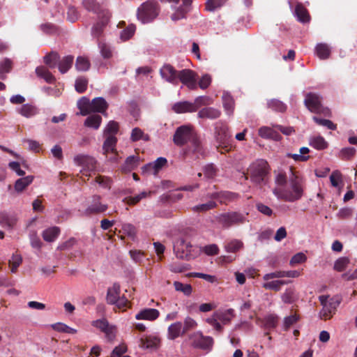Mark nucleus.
I'll list each match as a JSON object with an SVG mask.
<instances>
[{
  "instance_id": "f257e3e1",
  "label": "nucleus",
  "mask_w": 357,
  "mask_h": 357,
  "mask_svg": "<svg viewBox=\"0 0 357 357\" xmlns=\"http://www.w3.org/2000/svg\"><path fill=\"white\" fill-rule=\"evenodd\" d=\"M289 188H275L273 189V195L278 199L289 202H294L300 199L303 196V189L301 178L290 170L289 177Z\"/></svg>"
},
{
  "instance_id": "f03ea898",
  "label": "nucleus",
  "mask_w": 357,
  "mask_h": 357,
  "mask_svg": "<svg viewBox=\"0 0 357 357\" xmlns=\"http://www.w3.org/2000/svg\"><path fill=\"white\" fill-rule=\"evenodd\" d=\"M270 173L269 165L266 160L258 159L250 164L248 169V174L250 181L260 187L265 185Z\"/></svg>"
},
{
  "instance_id": "7ed1b4c3",
  "label": "nucleus",
  "mask_w": 357,
  "mask_h": 357,
  "mask_svg": "<svg viewBox=\"0 0 357 357\" xmlns=\"http://www.w3.org/2000/svg\"><path fill=\"white\" fill-rule=\"evenodd\" d=\"M248 213L239 211H229L217 215L215 218L223 229L243 225L248 222Z\"/></svg>"
},
{
  "instance_id": "20e7f679",
  "label": "nucleus",
  "mask_w": 357,
  "mask_h": 357,
  "mask_svg": "<svg viewBox=\"0 0 357 357\" xmlns=\"http://www.w3.org/2000/svg\"><path fill=\"white\" fill-rule=\"evenodd\" d=\"M158 15V3L155 1H146L143 3L137 9V19L142 24L151 22Z\"/></svg>"
},
{
  "instance_id": "39448f33",
  "label": "nucleus",
  "mask_w": 357,
  "mask_h": 357,
  "mask_svg": "<svg viewBox=\"0 0 357 357\" xmlns=\"http://www.w3.org/2000/svg\"><path fill=\"white\" fill-rule=\"evenodd\" d=\"M111 15V13L108 10L103 9L98 15V22L92 26L91 34L93 38L97 40V43L100 42V39L103 35L105 28L109 22Z\"/></svg>"
},
{
  "instance_id": "423d86ee",
  "label": "nucleus",
  "mask_w": 357,
  "mask_h": 357,
  "mask_svg": "<svg viewBox=\"0 0 357 357\" xmlns=\"http://www.w3.org/2000/svg\"><path fill=\"white\" fill-rule=\"evenodd\" d=\"M74 162L77 165L82 167L80 172L85 176H89L90 173L96 169V159L89 155H77L74 157Z\"/></svg>"
},
{
  "instance_id": "0eeeda50",
  "label": "nucleus",
  "mask_w": 357,
  "mask_h": 357,
  "mask_svg": "<svg viewBox=\"0 0 357 357\" xmlns=\"http://www.w3.org/2000/svg\"><path fill=\"white\" fill-rule=\"evenodd\" d=\"M195 135L192 128L188 126H181L177 128L174 135V143L178 146H182L189 142Z\"/></svg>"
},
{
  "instance_id": "6e6552de",
  "label": "nucleus",
  "mask_w": 357,
  "mask_h": 357,
  "mask_svg": "<svg viewBox=\"0 0 357 357\" xmlns=\"http://www.w3.org/2000/svg\"><path fill=\"white\" fill-rule=\"evenodd\" d=\"M107 208V204L101 202V197L98 195H94L90 198L89 205L84 211V214L90 215L104 213Z\"/></svg>"
},
{
  "instance_id": "1a4fd4ad",
  "label": "nucleus",
  "mask_w": 357,
  "mask_h": 357,
  "mask_svg": "<svg viewBox=\"0 0 357 357\" xmlns=\"http://www.w3.org/2000/svg\"><path fill=\"white\" fill-rule=\"evenodd\" d=\"M191 250L190 243L185 241L183 238L178 239L174 244V252L178 259H188Z\"/></svg>"
},
{
  "instance_id": "9d476101",
  "label": "nucleus",
  "mask_w": 357,
  "mask_h": 357,
  "mask_svg": "<svg viewBox=\"0 0 357 357\" xmlns=\"http://www.w3.org/2000/svg\"><path fill=\"white\" fill-rule=\"evenodd\" d=\"M18 222L17 213L11 211H0V225L8 230L15 228Z\"/></svg>"
},
{
  "instance_id": "9b49d317",
  "label": "nucleus",
  "mask_w": 357,
  "mask_h": 357,
  "mask_svg": "<svg viewBox=\"0 0 357 357\" xmlns=\"http://www.w3.org/2000/svg\"><path fill=\"white\" fill-rule=\"evenodd\" d=\"M192 345L196 348L202 349H211L213 340L210 336H204L201 332H196L190 337Z\"/></svg>"
},
{
  "instance_id": "f8f14e48",
  "label": "nucleus",
  "mask_w": 357,
  "mask_h": 357,
  "mask_svg": "<svg viewBox=\"0 0 357 357\" xmlns=\"http://www.w3.org/2000/svg\"><path fill=\"white\" fill-rule=\"evenodd\" d=\"M239 197V195L229 191L208 192L202 199H218L221 204H226L227 202L234 201Z\"/></svg>"
},
{
  "instance_id": "ddd939ff",
  "label": "nucleus",
  "mask_w": 357,
  "mask_h": 357,
  "mask_svg": "<svg viewBox=\"0 0 357 357\" xmlns=\"http://www.w3.org/2000/svg\"><path fill=\"white\" fill-rule=\"evenodd\" d=\"M215 139L220 145L229 143L231 135L225 123L221 121L215 123Z\"/></svg>"
},
{
  "instance_id": "4468645a",
  "label": "nucleus",
  "mask_w": 357,
  "mask_h": 357,
  "mask_svg": "<svg viewBox=\"0 0 357 357\" xmlns=\"http://www.w3.org/2000/svg\"><path fill=\"white\" fill-rule=\"evenodd\" d=\"M304 104L306 107L314 113H320L322 109L321 99L318 94L314 93H308L305 96Z\"/></svg>"
},
{
  "instance_id": "2eb2a0df",
  "label": "nucleus",
  "mask_w": 357,
  "mask_h": 357,
  "mask_svg": "<svg viewBox=\"0 0 357 357\" xmlns=\"http://www.w3.org/2000/svg\"><path fill=\"white\" fill-rule=\"evenodd\" d=\"M340 304V300L337 297H333L329 299V302L324 305L319 312V317L323 319H331L335 313L337 307Z\"/></svg>"
},
{
  "instance_id": "dca6fc26",
  "label": "nucleus",
  "mask_w": 357,
  "mask_h": 357,
  "mask_svg": "<svg viewBox=\"0 0 357 357\" xmlns=\"http://www.w3.org/2000/svg\"><path fill=\"white\" fill-rule=\"evenodd\" d=\"M178 73L176 70L170 64H164L160 69V75L161 77L166 82L172 84H178Z\"/></svg>"
},
{
  "instance_id": "f3484780",
  "label": "nucleus",
  "mask_w": 357,
  "mask_h": 357,
  "mask_svg": "<svg viewBox=\"0 0 357 357\" xmlns=\"http://www.w3.org/2000/svg\"><path fill=\"white\" fill-rule=\"evenodd\" d=\"M139 345L144 349L156 350L160 347V339L155 334L145 335L140 338Z\"/></svg>"
},
{
  "instance_id": "a211bd4d",
  "label": "nucleus",
  "mask_w": 357,
  "mask_h": 357,
  "mask_svg": "<svg viewBox=\"0 0 357 357\" xmlns=\"http://www.w3.org/2000/svg\"><path fill=\"white\" fill-rule=\"evenodd\" d=\"M167 160L164 157H159L155 161L145 165L142 167L143 173L157 174L162 168L166 165Z\"/></svg>"
},
{
  "instance_id": "6ab92c4d",
  "label": "nucleus",
  "mask_w": 357,
  "mask_h": 357,
  "mask_svg": "<svg viewBox=\"0 0 357 357\" xmlns=\"http://www.w3.org/2000/svg\"><path fill=\"white\" fill-rule=\"evenodd\" d=\"M160 316V312L154 308H144L140 310L136 315L137 320L154 321Z\"/></svg>"
},
{
  "instance_id": "aec40b11",
  "label": "nucleus",
  "mask_w": 357,
  "mask_h": 357,
  "mask_svg": "<svg viewBox=\"0 0 357 357\" xmlns=\"http://www.w3.org/2000/svg\"><path fill=\"white\" fill-rule=\"evenodd\" d=\"M108 107V104L102 97H97L91 101V112L105 114Z\"/></svg>"
},
{
  "instance_id": "412c9836",
  "label": "nucleus",
  "mask_w": 357,
  "mask_h": 357,
  "mask_svg": "<svg viewBox=\"0 0 357 357\" xmlns=\"http://www.w3.org/2000/svg\"><path fill=\"white\" fill-rule=\"evenodd\" d=\"M294 16L301 23H307L310 20V15L307 9L301 4L298 3L293 11Z\"/></svg>"
},
{
  "instance_id": "4be33fe9",
  "label": "nucleus",
  "mask_w": 357,
  "mask_h": 357,
  "mask_svg": "<svg viewBox=\"0 0 357 357\" xmlns=\"http://www.w3.org/2000/svg\"><path fill=\"white\" fill-rule=\"evenodd\" d=\"M172 109L178 114L194 112L196 111V105L188 101L178 102L173 105Z\"/></svg>"
},
{
  "instance_id": "5701e85b",
  "label": "nucleus",
  "mask_w": 357,
  "mask_h": 357,
  "mask_svg": "<svg viewBox=\"0 0 357 357\" xmlns=\"http://www.w3.org/2000/svg\"><path fill=\"white\" fill-rule=\"evenodd\" d=\"M184 333L181 321L173 323L168 327L167 337L169 340H174Z\"/></svg>"
},
{
  "instance_id": "b1692460",
  "label": "nucleus",
  "mask_w": 357,
  "mask_h": 357,
  "mask_svg": "<svg viewBox=\"0 0 357 357\" xmlns=\"http://www.w3.org/2000/svg\"><path fill=\"white\" fill-rule=\"evenodd\" d=\"M220 111L214 107H204L200 109L197 114L199 118L215 119L220 116Z\"/></svg>"
},
{
  "instance_id": "393cba45",
  "label": "nucleus",
  "mask_w": 357,
  "mask_h": 357,
  "mask_svg": "<svg viewBox=\"0 0 357 357\" xmlns=\"http://www.w3.org/2000/svg\"><path fill=\"white\" fill-rule=\"evenodd\" d=\"M186 151L192 152L197 155H203L204 151L201 144V142L195 134L189 142Z\"/></svg>"
},
{
  "instance_id": "a878e982",
  "label": "nucleus",
  "mask_w": 357,
  "mask_h": 357,
  "mask_svg": "<svg viewBox=\"0 0 357 357\" xmlns=\"http://www.w3.org/2000/svg\"><path fill=\"white\" fill-rule=\"evenodd\" d=\"M139 163V158L136 155L128 156L121 166V169L126 172H130L137 167Z\"/></svg>"
},
{
  "instance_id": "bb28decb",
  "label": "nucleus",
  "mask_w": 357,
  "mask_h": 357,
  "mask_svg": "<svg viewBox=\"0 0 357 357\" xmlns=\"http://www.w3.org/2000/svg\"><path fill=\"white\" fill-rule=\"evenodd\" d=\"M77 105L79 109V112L77 113V115L86 116L91 113V102L87 97L81 98L77 101Z\"/></svg>"
},
{
  "instance_id": "cd10ccee",
  "label": "nucleus",
  "mask_w": 357,
  "mask_h": 357,
  "mask_svg": "<svg viewBox=\"0 0 357 357\" xmlns=\"http://www.w3.org/2000/svg\"><path fill=\"white\" fill-rule=\"evenodd\" d=\"M120 285L118 283H114L113 286L107 289V302L109 304L113 305L116 302V300L120 296Z\"/></svg>"
},
{
  "instance_id": "c85d7f7f",
  "label": "nucleus",
  "mask_w": 357,
  "mask_h": 357,
  "mask_svg": "<svg viewBox=\"0 0 357 357\" xmlns=\"http://www.w3.org/2000/svg\"><path fill=\"white\" fill-rule=\"evenodd\" d=\"M315 52L317 56L321 59L325 60L329 58L331 52L330 46L324 43H318L315 47Z\"/></svg>"
},
{
  "instance_id": "c756f323",
  "label": "nucleus",
  "mask_w": 357,
  "mask_h": 357,
  "mask_svg": "<svg viewBox=\"0 0 357 357\" xmlns=\"http://www.w3.org/2000/svg\"><path fill=\"white\" fill-rule=\"evenodd\" d=\"M60 234V229L58 227H51L43 231L42 236L44 241L47 242L54 241Z\"/></svg>"
},
{
  "instance_id": "7c9ffc66",
  "label": "nucleus",
  "mask_w": 357,
  "mask_h": 357,
  "mask_svg": "<svg viewBox=\"0 0 357 357\" xmlns=\"http://www.w3.org/2000/svg\"><path fill=\"white\" fill-rule=\"evenodd\" d=\"M223 107L228 115L233 114L234 108V100L228 92H224L222 96Z\"/></svg>"
},
{
  "instance_id": "2f4dec72",
  "label": "nucleus",
  "mask_w": 357,
  "mask_h": 357,
  "mask_svg": "<svg viewBox=\"0 0 357 357\" xmlns=\"http://www.w3.org/2000/svg\"><path fill=\"white\" fill-rule=\"evenodd\" d=\"M19 114L26 118H31L38 113L37 107L31 104H24L17 109Z\"/></svg>"
},
{
  "instance_id": "473e14b6",
  "label": "nucleus",
  "mask_w": 357,
  "mask_h": 357,
  "mask_svg": "<svg viewBox=\"0 0 357 357\" xmlns=\"http://www.w3.org/2000/svg\"><path fill=\"white\" fill-rule=\"evenodd\" d=\"M102 123V117L98 114L89 116L84 121V126L94 130H98Z\"/></svg>"
},
{
  "instance_id": "72a5a7b5",
  "label": "nucleus",
  "mask_w": 357,
  "mask_h": 357,
  "mask_svg": "<svg viewBox=\"0 0 357 357\" xmlns=\"http://www.w3.org/2000/svg\"><path fill=\"white\" fill-rule=\"evenodd\" d=\"M214 200L215 199H209V201L206 203L194 206L192 209L194 212L204 213L215 208L218 206V204Z\"/></svg>"
},
{
  "instance_id": "f704fd0d",
  "label": "nucleus",
  "mask_w": 357,
  "mask_h": 357,
  "mask_svg": "<svg viewBox=\"0 0 357 357\" xmlns=\"http://www.w3.org/2000/svg\"><path fill=\"white\" fill-rule=\"evenodd\" d=\"M33 180V176H24L17 179L14 185L15 190L17 192H22Z\"/></svg>"
},
{
  "instance_id": "c9c22d12",
  "label": "nucleus",
  "mask_w": 357,
  "mask_h": 357,
  "mask_svg": "<svg viewBox=\"0 0 357 357\" xmlns=\"http://www.w3.org/2000/svg\"><path fill=\"white\" fill-rule=\"evenodd\" d=\"M281 298L284 303H293L298 298L295 288L293 287L287 288L285 291L282 294Z\"/></svg>"
},
{
  "instance_id": "e433bc0d",
  "label": "nucleus",
  "mask_w": 357,
  "mask_h": 357,
  "mask_svg": "<svg viewBox=\"0 0 357 357\" xmlns=\"http://www.w3.org/2000/svg\"><path fill=\"white\" fill-rule=\"evenodd\" d=\"M215 316H216L218 319H219L220 321L223 324H227L229 323L231 319L234 317V310L230 308L225 311L215 312Z\"/></svg>"
},
{
  "instance_id": "4c0bfd02",
  "label": "nucleus",
  "mask_w": 357,
  "mask_h": 357,
  "mask_svg": "<svg viewBox=\"0 0 357 357\" xmlns=\"http://www.w3.org/2000/svg\"><path fill=\"white\" fill-rule=\"evenodd\" d=\"M310 145L317 150H324L327 148L328 143L323 137L315 136L310 138Z\"/></svg>"
},
{
  "instance_id": "58836bf2",
  "label": "nucleus",
  "mask_w": 357,
  "mask_h": 357,
  "mask_svg": "<svg viewBox=\"0 0 357 357\" xmlns=\"http://www.w3.org/2000/svg\"><path fill=\"white\" fill-rule=\"evenodd\" d=\"M267 107L273 111L278 112H284L287 110V105L278 99H271L268 100Z\"/></svg>"
},
{
  "instance_id": "ea45409f",
  "label": "nucleus",
  "mask_w": 357,
  "mask_h": 357,
  "mask_svg": "<svg viewBox=\"0 0 357 357\" xmlns=\"http://www.w3.org/2000/svg\"><path fill=\"white\" fill-rule=\"evenodd\" d=\"M288 282L285 280H273V281H264L262 284V287L266 289L273 290L278 291L281 289V286L287 284Z\"/></svg>"
},
{
  "instance_id": "a19ab883",
  "label": "nucleus",
  "mask_w": 357,
  "mask_h": 357,
  "mask_svg": "<svg viewBox=\"0 0 357 357\" xmlns=\"http://www.w3.org/2000/svg\"><path fill=\"white\" fill-rule=\"evenodd\" d=\"M36 75L43 78L48 83H53L55 81L54 77L52 73L43 66H38L36 68Z\"/></svg>"
},
{
  "instance_id": "79ce46f5",
  "label": "nucleus",
  "mask_w": 357,
  "mask_h": 357,
  "mask_svg": "<svg viewBox=\"0 0 357 357\" xmlns=\"http://www.w3.org/2000/svg\"><path fill=\"white\" fill-rule=\"evenodd\" d=\"M243 243L238 239H233L225 245V250L227 252H236L242 249Z\"/></svg>"
},
{
  "instance_id": "37998d69",
  "label": "nucleus",
  "mask_w": 357,
  "mask_h": 357,
  "mask_svg": "<svg viewBox=\"0 0 357 357\" xmlns=\"http://www.w3.org/2000/svg\"><path fill=\"white\" fill-rule=\"evenodd\" d=\"M278 321V317L275 314H271L264 318L262 324L266 330H271L276 327Z\"/></svg>"
},
{
  "instance_id": "c03bdc74",
  "label": "nucleus",
  "mask_w": 357,
  "mask_h": 357,
  "mask_svg": "<svg viewBox=\"0 0 357 357\" xmlns=\"http://www.w3.org/2000/svg\"><path fill=\"white\" fill-rule=\"evenodd\" d=\"M195 77V73L190 69H183L178 73V81L180 80L184 85Z\"/></svg>"
},
{
  "instance_id": "a18cd8bd",
  "label": "nucleus",
  "mask_w": 357,
  "mask_h": 357,
  "mask_svg": "<svg viewBox=\"0 0 357 357\" xmlns=\"http://www.w3.org/2000/svg\"><path fill=\"white\" fill-rule=\"evenodd\" d=\"M130 139L132 142H137L139 140L147 142L149 140V137L147 134H145L142 129L135 128L132 130Z\"/></svg>"
},
{
  "instance_id": "49530a36",
  "label": "nucleus",
  "mask_w": 357,
  "mask_h": 357,
  "mask_svg": "<svg viewBox=\"0 0 357 357\" xmlns=\"http://www.w3.org/2000/svg\"><path fill=\"white\" fill-rule=\"evenodd\" d=\"M82 5L86 10L98 14V16L102 10H100L99 3L96 0H84Z\"/></svg>"
},
{
  "instance_id": "de8ad7c7",
  "label": "nucleus",
  "mask_w": 357,
  "mask_h": 357,
  "mask_svg": "<svg viewBox=\"0 0 357 357\" xmlns=\"http://www.w3.org/2000/svg\"><path fill=\"white\" fill-rule=\"evenodd\" d=\"M73 63V56H66L58 63L59 71L63 74L66 73L72 66Z\"/></svg>"
},
{
  "instance_id": "09e8293b",
  "label": "nucleus",
  "mask_w": 357,
  "mask_h": 357,
  "mask_svg": "<svg viewBox=\"0 0 357 357\" xmlns=\"http://www.w3.org/2000/svg\"><path fill=\"white\" fill-rule=\"evenodd\" d=\"M59 60L60 56L55 52H52L44 57V62L51 68H55L58 65Z\"/></svg>"
},
{
  "instance_id": "8fccbe9b",
  "label": "nucleus",
  "mask_w": 357,
  "mask_h": 357,
  "mask_svg": "<svg viewBox=\"0 0 357 357\" xmlns=\"http://www.w3.org/2000/svg\"><path fill=\"white\" fill-rule=\"evenodd\" d=\"M117 139L115 136L108 135L107 136L102 146L103 150L107 152H112L114 151Z\"/></svg>"
},
{
  "instance_id": "3c124183",
  "label": "nucleus",
  "mask_w": 357,
  "mask_h": 357,
  "mask_svg": "<svg viewBox=\"0 0 357 357\" xmlns=\"http://www.w3.org/2000/svg\"><path fill=\"white\" fill-rule=\"evenodd\" d=\"M98 46L100 50V53L104 59H109L112 56V50L111 47L105 43L98 42Z\"/></svg>"
},
{
  "instance_id": "603ef678",
  "label": "nucleus",
  "mask_w": 357,
  "mask_h": 357,
  "mask_svg": "<svg viewBox=\"0 0 357 357\" xmlns=\"http://www.w3.org/2000/svg\"><path fill=\"white\" fill-rule=\"evenodd\" d=\"M174 286L177 291L183 292L185 296H190L192 293V289L190 284H183L178 281L174 282Z\"/></svg>"
},
{
  "instance_id": "864d4df0",
  "label": "nucleus",
  "mask_w": 357,
  "mask_h": 357,
  "mask_svg": "<svg viewBox=\"0 0 357 357\" xmlns=\"http://www.w3.org/2000/svg\"><path fill=\"white\" fill-rule=\"evenodd\" d=\"M75 68L79 71H86L90 68V62L84 56H78L76 60Z\"/></svg>"
},
{
  "instance_id": "5fc2aeb1",
  "label": "nucleus",
  "mask_w": 357,
  "mask_h": 357,
  "mask_svg": "<svg viewBox=\"0 0 357 357\" xmlns=\"http://www.w3.org/2000/svg\"><path fill=\"white\" fill-rule=\"evenodd\" d=\"M312 119L317 124L326 127L329 130H335L337 128V126L331 120L319 118L316 116H314Z\"/></svg>"
},
{
  "instance_id": "6e6d98bb",
  "label": "nucleus",
  "mask_w": 357,
  "mask_h": 357,
  "mask_svg": "<svg viewBox=\"0 0 357 357\" xmlns=\"http://www.w3.org/2000/svg\"><path fill=\"white\" fill-rule=\"evenodd\" d=\"M135 26L132 24L128 25L126 29L122 30L120 33V38L122 40L126 41L129 40L135 32Z\"/></svg>"
},
{
  "instance_id": "4d7b16f0",
  "label": "nucleus",
  "mask_w": 357,
  "mask_h": 357,
  "mask_svg": "<svg viewBox=\"0 0 357 357\" xmlns=\"http://www.w3.org/2000/svg\"><path fill=\"white\" fill-rule=\"evenodd\" d=\"M349 263L348 257H342L337 259L334 264V269L337 271H343L346 269Z\"/></svg>"
},
{
  "instance_id": "13d9d810",
  "label": "nucleus",
  "mask_w": 357,
  "mask_h": 357,
  "mask_svg": "<svg viewBox=\"0 0 357 357\" xmlns=\"http://www.w3.org/2000/svg\"><path fill=\"white\" fill-rule=\"evenodd\" d=\"M122 230L123 233L126 234L128 237H130L131 239H135L137 234V230L133 225L130 223L123 224L122 225Z\"/></svg>"
},
{
  "instance_id": "bf43d9fd",
  "label": "nucleus",
  "mask_w": 357,
  "mask_h": 357,
  "mask_svg": "<svg viewBox=\"0 0 357 357\" xmlns=\"http://www.w3.org/2000/svg\"><path fill=\"white\" fill-rule=\"evenodd\" d=\"M119 130V124L117 122L114 121H110L104 130V133L105 135H113L118 132Z\"/></svg>"
},
{
  "instance_id": "052dcab7",
  "label": "nucleus",
  "mask_w": 357,
  "mask_h": 357,
  "mask_svg": "<svg viewBox=\"0 0 357 357\" xmlns=\"http://www.w3.org/2000/svg\"><path fill=\"white\" fill-rule=\"evenodd\" d=\"M52 328L56 331L63 332L70 334H74L77 331L75 329L67 326L65 324L60 322L53 324Z\"/></svg>"
},
{
  "instance_id": "680f3d73",
  "label": "nucleus",
  "mask_w": 357,
  "mask_h": 357,
  "mask_svg": "<svg viewBox=\"0 0 357 357\" xmlns=\"http://www.w3.org/2000/svg\"><path fill=\"white\" fill-rule=\"evenodd\" d=\"M149 193L146 192H142L139 195H137L135 196H130L127 197L123 199V202H126L127 204L133 205L137 203H138L139 201H141L142 199L148 196Z\"/></svg>"
},
{
  "instance_id": "e2e57ef3",
  "label": "nucleus",
  "mask_w": 357,
  "mask_h": 357,
  "mask_svg": "<svg viewBox=\"0 0 357 357\" xmlns=\"http://www.w3.org/2000/svg\"><path fill=\"white\" fill-rule=\"evenodd\" d=\"M206 321L217 332L220 333L222 331V326L220 323L219 319L213 314L206 319Z\"/></svg>"
},
{
  "instance_id": "0e129e2a",
  "label": "nucleus",
  "mask_w": 357,
  "mask_h": 357,
  "mask_svg": "<svg viewBox=\"0 0 357 357\" xmlns=\"http://www.w3.org/2000/svg\"><path fill=\"white\" fill-rule=\"evenodd\" d=\"M227 0H207L206 3V9L208 11H214L221 7Z\"/></svg>"
},
{
  "instance_id": "69168bd1",
  "label": "nucleus",
  "mask_w": 357,
  "mask_h": 357,
  "mask_svg": "<svg viewBox=\"0 0 357 357\" xmlns=\"http://www.w3.org/2000/svg\"><path fill=\"white\" fill-rule=\"evenodd\" d=\"M22 262V257L20 255H13L11 259L9 260V263L11 266V272L15 273L17 268L20 266Z\"/></svg>"
},
{
  "instance_id": "338daca9",
  "label": "nucleus",
  "mask_w": 357,
  "mask_h": 357,
  "mask_svg": "<svg viewBox=\"0 0 357 357\" xmlns=\"http://www.w3.org/2000/svg\"><path fill=\"white\" fill-rule=\"evenodd\" d=\"M96 182L102 188H111L112 180L107 176H98L96 178Z\"/></svg>"
},
{
  "instance_id": "774afa93",
  "label": "nucleus",
  "mask_w": 357,
  "mask_h": 357,
  "mask_svg": "<svg viewBox=\"0 0 357 357\" xmlns=\"http://www.w3.org/2000/svg\"><path fill=\"white\" fill-rule=\"evenodd\" d=\"M330 181L333 187L338 188L342 183V174L340 171L335 170L330 176Z\"/></svg>"
}]
</instances>
